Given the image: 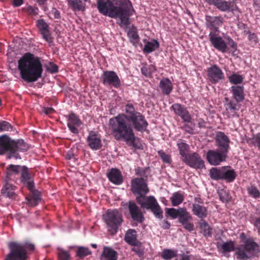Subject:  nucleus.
I'll list each match as a JSON object with an SVG mask.
<instances>
[{
    "mask_svg": "<svg viewBox=\"0 0 260 260\" xmlns=\"http://www.w3.org/2000/svg\"><path fill=\"white\" fill-rule=\"evenodd\" d=\"M125 112L121 113L109 119V128L111 131L134 127L141 133L146 131L148 123L144 115L135 111L132 104L125 105Z\"/></svg>",
    "mask_w": 260,
    "mask_h": 260,
    "instance_id": "1",
    "label": "nucleus"
},
{
    "mask_svg": "<svg viewBox=\"0 0 260 260\" xmlns=\"http://www.w3.org/2000/svg\"><path fill=\"white\" fill-rule=\"evenodd\" d=\"M97 8L100 13L112 18H119L121 27L130 24L129 18L135 13L129 0H118L115 4L112 0H98Z\"/></svg>",
    "mask_w": 260,
    "mask_h": 260,
    "instance_id": "2",
    "label": "nucleus"
},
{
    "mask_svg": "<svg viewBox=\"0 0 260 260\" xmlns=\"http://www.w3.org/2000/svg\"><path fill=\"white\" fill-rule=\"evenodd\" d=\"M131 190L134 194H138L136 201L142 208L150 210L155 217L161 219L163 211L154 196L146 197L149 192L146 181L143 178H135L131 181Z\"/></svg>",
    "mask_w": 260,
    "mask_h": 260,
    "instance_id": "3",
    "label": "nucleus"
},
{
    "mask_svg": "<svg viewBox=\"0 0 260 260\" xmlns=\"http://www.w3.org/2000/svg\"><path fill=\"white\" fill-rule=\"evenodd\" d=\"M21 77L27 82H34L42 77L43 65L40 58L30 53H26L18 60Z\"/></svg>",
    "mask_w": 260,
    "mask_h": 260,
    "instance_id": "4",
    "label": "nucleus"
},
{
    "mask_svg": "<svg viewBox=\"0 0 260 260\" xmlns=\"http://www.w3.org/2000/svg\"><path fill=\"white\" fill-rule=\"evenodd\" d=\"M28 149V145L22 139L15 141L6 135L0 136V155L9 152L8 158L13 157L20 159L21 157L18 152H25Z\"/></svg>",
    "mask_w": 260,
    "mask_h": 260,
    "instance_id": "5",
    "label": "nucleus"
},
{
    "mask_svg": "<svg viewBox=\"0 0 260 260\" xmlns=\"http://www.w3.org/2000/svg\"><path fill=\"white\" fill-rule=\"evenodd\" d=\"M9 252L4 260H28V254L35 249V245L31 243H22L11 241L8 243Z\"/></svg>",
    "mask_w": 260,
    "mask_h": 260,
    "instance_id": "6",
    "label": "nucleus"
},
{
    "mask_svg": "<svg viewBox=\"0 0 260 260\" xmlns=\"http://www.w3.org/2000/svg\"><path fill=\"white\" fill-rule=\"evenodd\" d=\"M166 213L172 219H178V222L181 223L183 228L189 232H191L194 229V224L191 222L192 217L185 207L166 208Z\"/></svg>",
    "mask_w": 260,
    "mask_h": 260,
    "instance_id": "7",
    "label": "nucleus"
},
{
    "mask_svg": "<svg viewBox=\"0 0 260 260\" xmlns=\"http://www.w3.org/2000/svg\"><path fill=\"white\" fill-rule=\"evenodd\" d=\"M103 219L111 235L116 234L121 226L123 219L122 213L117 209H108L103 215Z\"/></svg>",
    "mask_w": 260,
    "mask_h": 260,
    "instance_id": "8",
    "label": "nucleus"
},
{
    "mask_svg": "<svg viewBox=\"0 0 260 260\" xmlns=\"http://www.w3.org/2000/svg\"><path fill=\"white\" fill-rule=\"evenodd\" d=\"M134 128H122L111 131V134L117 141H124L127 145L132 146L136 149L141 148V144L136 142Z\"/></svg>",
    "mask_w": 260,
    "mask_h": 260,
    "instance_id": "9",
    "label": "nucleus"
},
{
    "mask_svg": "<svg viewBox=\"0 0 260 260\" xmlns=\"http://www.w3.org/2000/svg\"><path fill=\"white\" fill-rule=\"evenodd\" d=\"M210 5L214 6L222 12H231L234 14L241 13L237 4V0H205Z\"/></svg>",
    "mask_w": 260,
    "mask_h": 260,
    "instance_id": "10",
    "label": "nucleus"
},
{
    "mask_svg": "<svg viewBox=\"0 0 260 260\" xmlns=\"http://www.w3.org/2000/svg\"><path fill=\"white\" fill-rule=\"evenodd\" d=\"M101 80L105 86H112L116 88H118L121 86L120 78L113 71H104L101 75Z\"/></svg>",
    "mask_w": 260,
    "mask_h": 260,
    "instance_id": "11",
    "label": "nucleus"
},
{
    "mask_svg": "<svg viewBox=\"0 0 260 260\" xmlns=\"http://www.w3.org/2000/svg\"><path fill=\"white\" fill-rule=\"evenodd\" d=\"M227 156V153L219 149L209 150L207 152L206 158L210 165L218 166L222 162L225 161Z\"/></svg>",
    "mask_w": 260,
    "mask_h": 260,
    "instance_id": "12",
    "label": "nucleus"
},
{
    "mask_svg": "<svg viewBox=\"0 0 260 260\" xmlns=\"http://www.w3.org/2000/svg\"><path fill=\"white\" fill-rule=\"evenodd\" d=\"M182 161L187 166L196 170L202 169L205 166L204 161L197 152L188 153L184 158H182Z\"/></svg>",
    "mask_w": 260,
    "mask_h": 260,
    "instance_id": "13",
    "label": "nucleus"
},
{
    "mask_svg": "<svg viewBox=\"0 0 260 260\" xmlns=\"http://www.w3.org/2000/svg\"><path fill=\"white\" fill-rule=\"evenodd\" d=\"M207 79L212 84H216L224 79L222 70L216 64H213L207 70Z\"/></svg>",
    "mask_w": 260,
    "mask_h": 260,
    "instance_id": "14",
    "label": "nucleus"
},
{
    "mask_svg": "<svg viewBox=\"0 0 260 260\" xmlns=\"http://www.w3.org/2000/svg\"><path fill=\"white\" fill-rule=\"evenodd\" d=\"M36 26L41 34L42 38L48 43L50 47L54 45L53 37L49 30L48 24L43 19H39L36 21Z\"/></svg>",
    "mask_w": 260,
    "mask_h": 260,
    "instance_id": "15",
    "label": "nucleus"
},
{
    "mask_svg": "<svg viewBox=\"0 0 260 260\" xmlns=\"http://www.w3.org/2000/svg\"><path fill=\"white\" fill-rule=\"evenodd\" d=\"M203 204V200L200 196L194 197L192 212L194 215L202 219L206 218L208 215L207 209Z\"/></svg>",
    "mask_w": 260,
    "mask_h": 260,
    "instance_id": "16",
    "label": "nucleus"
},
{
    "mask_svg": "<svg viewBox=\"0 0 260 260\" xmlns=\"http://www.w3.org/2000/svg\"><path fill=\"white\" fill-rule=\"evenodd\" d=\"M209 41L212 45L218 51L222 53L228 51V47L224 40L214 32H210L209 34Z\"/></svg>",
    "mask_w": 260,
    "mask_h": 260,
    "instance_id": "17",
    "label": "nucleus"
},
{
    "mask_svg": "<svg viewBox=\"0 0 260 260\" xmlns=\"http://www.w3.org/2000/svg\"><path fill=\"white\" fill-rule=\"evenodd\" d=\"M127 207L131 218L135 221L142 223L144 220V217L141 209L133 201H130L125 204Z\"/></svg>",
    "mask_w": 260,
    "mask_h": 260,
    "instance_id": "18",
    "label": "nucleus"
},
{
    "mask_svg": "<svg viewBox=\"0 0 260 260\" xmlns=\"http://www.w3.org/2000/svg\"><path fill=\"white\" fill-rule=\"evenodd\" d=\"M225 103L224 104V106L228 117H239V115L237 113V112L240 108V104H239L240 102H237L234 99H230L228 98H225Z\"/></svg>",
    "mask_w": 260,
    "mask_h": 260,
    "instance_id": "19",
    "label": "nucleus"
},
{
    "mask_svg": "<svg viewBox=\"0 0 260 260\" xmlns=\"http://www.w3.org/2000/svg\"><path fill=\"white\" fill-rule=\"evenodd\" d=\"M223 22V18L220 16H211L206 15L205 23L206 27L211 31L216 34L219 31V27L221 26Z\"/></svg>",
    "mask_w": 260,
    "mask_h": 260,
    "instance_id": "20",
    "label": "nucleus"
},
{
    "mask_svg": "<svg viewBox=\"0 0 260 260\" xmlns=\"http://www.w3.org/2000/svg\"><path fill=\"white\" fill-rule=\"evenodd\" d=\"M86 142L89 147L92 150H99L103 146L101 136L94 131H90L89 133Z\"/></svg>",
    "mask_w": 260,
    "mask_h": 260,
    "instance_id": "21",
    "label": "nucleus"
},
{
    "mask_svg": "<svg viewBox=\"0 0 260 260\" xmlns=\"http://www.w3.org/2000/svg\"><path fill=\"white\" fill-rule=\"evenodd\" d=\"M215 140L218 149L228 153L230 149V139L222 132H217L215 135Z\"/></svg>",
    "mask_w": 260,
    "mask_h": 260,
    "instance_id": "22",
    "label": "nucleus"
},
{
    "mask_svg": "<svg viewBox=\"0 0 260 260\" xmlns=\"http://www.w3.org/2000/svg\"><path fill=\"white\" fill-rule=\"evenodd\" d=\"M171 109L174 112L175 114L180 116L185 122H190L191 120V117L189 112L184 106L175 103L172 105Z\"/></svg>",
    "mask_w": 260,
    "mask_h": 260,
    "instance_id": "23",
    "label": "nucleus"
},
{
    "mask_svg": "<svg viewBox=\"0 0 260 260\" xmlns=\"http://www.w3.org/2000/svg\"><path fill=\"white\" fill-rule=\"evenodd\" d=\"M82 124L81 120L75 113H72L68 116L67 126L69 130L74 134L79 133L78 127Z\"/></svg>",
    "mask_w": 260,
    "mask_h": 260,
    "instance_id": "24",
    "label": "nucleus"
},
{
    "mask_svg": "<svg viewBox=\"0 0 260 260\" xmlns=\"http://www.w3.org/2000/svg\"><path fill=\"white\" fill-rule=\"evenodd\" d=\"M20 181L23 184L27 187L28 189H30L34 187L35 183L34 178L28 171V168L24 166L22 171L20 173Z\"/></svg>",
    "mask_w": 260,
    "mask_h": 260,
    "instance_id": "25",
    "label": "nucleus"
},
{
    "mask_svg": "<svg viewBox=\"0 0 260 260\" xmlns=\"http://www.w3.org/2000/svg\"><path fill=\"white\" fill-rule=\"evenodd\" d=\"M240 239L244 244L243 246L247 252L253 253L258 247V244L254 241L253 238H248L244 233H242L240 235Z\"/></svg>",
    "mask_w": 260,
    "mask_h": 260,
    "instance_id": "26",
    "label": "nucleus"
},
{
    "mask_svg": "<svg viewBox=\"0 0 260 260\" xmlns=\"http://www.w3.org/2000/svg\"><path fill=\"white\" fill-rule=\"evenodd\" d=\"M24 166L14 165L11 164L9 165L6 170V181L14 180L15 176L18 175L23 169Z\"/></svg>",
    "mask_w": 260,
    "mask_h": 260,
    "instance_id": "27",
    "label": "nucleus"
},
{
    "mask_svg": "<svg viewBox=\"0 0 260 260\" xmlns=\"http://www.w3.org/2000/svg\"><path fill=\"white\" fill-rule=\"evenodd\" d=\"M107 176L109 180L115 184L120 185L123 182V176L118 169H111L107 173Z\"/></svg>",
    "mask_w": 260,
    "mask_h": 260,
    "instance_id": "28",
    "label": "nucleus"
},
{
    "mask_svg": "<svg viewBox=\"0 0 260 260\" xmlns=\"http://www.w3.org/2000/svg\"><path fill=\"white\" fill-rule=\"evenodd\" d=\"M16 189V186L6 181V183L4 185L1 189V193L4 197L8 198L12 200L15 199L17 197V194L15 192Z\"/></svg>",
    "mask_w": 260,
    "mask_h": 260,
    "instance_id": "29",
    "label": "nucleus"
},
{
    "mask_svg": "<svg viewBox=\"0 0 260 260\" xmlns=\"http://www.w3.org/2000/svg\"><path fill=\"white\" fill-rule=\"evenodd\" d=\"M237 177V174L234 169L229 166L222 167L221 180L226 182H233Z\"/></svg>",
    "mask_w": 260,
    "mask_h": 260,
    "instance_id": "30",
    "label": "nucleus"
},
{
    "mask_svg": "<svg viewBox=\"0 0 260 260\" xmlns=\"http://www.w3.org/2000/svg\"><path fill=\"white\" fill-rule=\"evenodd\" d=\"M30 191V195L29 197H26L27 201V205L35 207L37 206L41 200V192L35 189V186L32 189H28Z\"/></svg>",
    "mask_w": 260,
    "mask_h": 260,
    "instance_id": "31",
    "label": "nucleus"
},
{
    "mask_svg": "<svg viewBox=\"0 0 260 260\" xmlns=\"http://www.w3.org/2000/svg\"><path fill=\"white\" fill-rule=\"evenodd\" d=\"M100 258L101 260H117L118 253L112 248L104 246Z\"/></svg>",
    "mask_w": 260,
    "mask_h": 260,
    "instance_id": "32",
    "label": "nucleus"
},
{
    "mask_svg": "<svg viewBox=\"0 0 260 260\" xmlns=\"http://www.w3.org/2000/svg\"><path fill=\"white\" fill-rule=\"evenodd\" d=\"M231 92L234 100L242 102L245 99L244 88L243 86L236 85L231 87Z\"/></svg>",
    "mask_w": 260,
    "mask_h": 260,
    "instance_id": "33",
    "label": "nucleus"
},
{
    "mask_svg": "<svg viewBox=\"0 0 260 260\" xmlns=\"http://www.w3.org/2000/svg\"><path fill=\"white\" fill-rule=\"evenodd\" d=\"M159 87L163 94L168 95L172 91L173 85L170 79L168 78H164L160 80Z\"/></svg>",
    "mask_w": 260,
    "mask_h": 260,
    "instance_id": "34",
    "label": "nucleus"
},
{
    "mask_svg": "<svg viewBox=\"0 0 260 260\" xmlns=\"http://www.w3.org/2000/svg\"><path fill=\"white\" fill-rule=\"evenodd\" d=\"M137 232L135 230H128L125 235L124 241L131 246H138L141 243L137 240Z\"/></svg>",
    "mask_w": 260,
    "mask_h": 260,
    "instance_id": "35",
    "label": "nucleus"
},
{
    "mask_svg": "<svg viewBox=\"0 0 260 260\" xmlns=\"http://www.w3.org/2000/svg\"><path fill=\"white\" fill-rule=\"evenodd\" d=\"M159 47V43L156 40H152L151 41H147L143 48V51L146 53H150Z\"/></svg>",
    "mask_w": 260,
    "mask_h": 260,
    "instance_id": "36",
    "label": "nucleus"
},
{
    "mask_svg": "<svg viewBox=\"0 0 260 260\" xmlns=\"http://www.w3.org/2000/svg\"><path fill=\"white\" fill-rule=\"evenodd\" d=\"M222 170L221 167H213L209 170V175L210 178L214 180H221L222 178Z\"/></svg>",
    "mask_w": 260,
    "mask_h": 260,
    "instance_id": "37",
    "label": "nucleus"
},
{
    "mask_svg": "<svg viewBox=\"0 0 260 260\" xmlns=\"http://www.w3.org/2000/svg\"><path fill=\"white\" fill-rule=\"evenodd\" d=\"M184 199V197L183 193L180 191L175 192L170 198V201L173 206H177L180 205Z\"/></svg>",
    "mask_w": 260,
    "mask_h": 260,
    "instance_id": "38",
    "label": "nucleus"
},
{
    "mask_svg": "<svg viewBox=\"0 0 260 260\" xmlns=\"http://www.w3.org/2000/svg\"><path fill=\"white\" fill-rule=\"evenodd\" d=\"M200 228L203 235L206 237L211 236L212 235V228L209 224L204 220H201L199 223Z\"/></svg>",
    "mask_w": 260,
    "mask_h": 260,
    "instance_id": "39",
    "label": "nucleus"
},
{
    "mask_svg": "<svg viewBox=\"0 0 260 260\" xmlns=\"http://www.w3.org/2000/svg\"><path fill=\"white\" fill-rule=\"evenodd\" d=\"M68 4L74 11H84L85 4L81 0H68Z\"/></svg>",
    "mask_w": 260,
    "mask_h": 260,
    "instance_id": "40",
    "label": "nucleus"
},
{
    "mask_svg": "<svg viewBox=\"0 0 260 260\" xmlns=\"http://www.w3.org/2000/svg\"><path fill=\"white\" fill-rule=\"evenodd\" d=\"M127 36L130 42L133 44L137 43L139 40V36L136 27L133 26L127 32Z\"/></svg>",
    "mask_w": 260,
    "mask_h": 260,
    "instance_id": "41",
    "label": "nucleus"
},
{
    "mask_svg": "<svg viewBox=\"0 0 260 260\" xmlns=\"http://www.w3.org/2000/svg\"><path fill=\"white\" fill-rule=\"evenodd\" d=\"M218 248H220L222 252H230L235 250V245L233 241H229L218 246Z\"/></svg>",
    "mask_w": 260,
    "mask_h": 260,
    "instance_id": "42",
    "label": "nucleus"
},
{
    "mask_svg": "<svg viewBox=\"0 0 260 260\" xmlns=\"http://www.w3.org/2000/svg\"><path fill=\"white\" fill-rule=\"evenodd\" d=\"M161 257L165 260H170L177 256L176 251L171 249H165L161 253Z\"/></svg>",
    "mask_w": 260,
    "mask_h": 260,
    "instance_id": "43",
    "label": "nucleus"
},
{
    "mask_svg": "<svg viewBox=\"0 0 260 260\" xmlns=\"http://www.w3.org/2000/svg\"><path fill=\"white\" fill-rule=\"evenodd\" d=\"M218 194L220 201L224 203L230 202L232 200L229 191L225 189H221L218 191Z\"/></svg>",
    "mask_w": 260,
    "mask_h": 260,
    "instance_id": "44",
    "label": "nucleus"
},
{
    "mask_svg": "<svg viewBox=\"0 0 260 260\" xmlns=\"http://www.w3.org/2000/svg\"><path fill=\"white\" fill-rule=\"evenodd\" d=\"M177 146L179 151V153L183 157H184L188 154L186 152L189 149V146L186 143L183 142L181 140H180L177 143Z\"/></svg>",
    "mask_w": 260,
    "mask_h": 260,
    "instance_id": "45",
    "label": "nucleus"
},
{
    "mask_svg": "<svg viewBox=\"0 0 260 260\" xmlns=\"http://www.w3.org/2000/svg\"><path fill=\"white\" fill-rule=\"evenodd\" d=\"M244 77L240 75L233 73L229 77V82L233 84H241L243 82Z\"/></svg>",
    "mask_w": 260,
    "mask_h": 260,
    "instance_id": "46",
    "label": "nucleus"
},
{
    "mask_svg": "<svg viewBox=\"0 0 260 260\" xmlns=\"http://www.w3.org/2000/svg\"><path fill=\"white\" fill-rule=\"evenodd\" d=\"M248 194L254 199H257L260 197V191L254 185H251L247 188Z\"/></svg>",
    "mask_w": 260,
    "mask_h": 260,
    "instance_id": "47",
    "label": "nucleus"
},
{
    "mask_svg": "<svg viewBox=\"0 0 260 260\" xmlns=\"http://www.w3.org/2000/svg\"><path fill=\"white\" fill-rule=\"evenodd\" d=\"M75 150L71 149L65 155V158L69 161V162L75 163L77 160V155L75 153Z\"/></svg>",
    "mask_w": 260,
    "mask_h": 260,
    "instance_id": "48",
    "label": "nucleus"
},
{
    "mask_svg": "<svg viewBox=\"0 0 260 260\" xmlns=\"http://www.w3.org/2000/svg\"><path fill=\"white\" fill-rule=\"evenodd\" d=\"M91 254L89 248L84 247H78L77 251V255L80 258L84 257Z\"/></svg>",
    "mask_w": 260,
    "mask_h": 260,
    "instance_id": "49",
    "label": "nucleus"
},
{
    "mask_svg": "<svg viewBox=\"0 0 260 260\" xmlns=\"http://www.w3.org/2000/svg\"><path fill=\"white\" fill-rule=\"evenodd\" d=\"M246 250L245 249L244 247L243 248L240 247L236 249L235 254L237 257L240 259H246L248 256L246 253Z\"/></svg>",
    "mask_w": 260,
    "mask_h": 260,
    "instance_id": "50",
    "label": "nucleus"
},
{
    "mask_svg": "<svg viewBox=\"0 0 260 260\" xmlns=\"http://www.w3.org/2000/svg\"><path fill=\"white\" fill-rule=\"evenodd\" d=\"M149 170V168H141L138 167L135 170V174L137 176H139L141 178H147L148 175L146 174Z\"/></svg>",
    "mask_w": 260,
    "mask_h": 260,
    "instance_id": "51",
    "label": "nucleus"
},
{
    "mask_svg": "<svg viewBox=\"0 0 260 260\" xmlns=\"http://www.w3.org/2000/svg\"><path fill=\"white\" fill-rule=\"evenodd\" d=\"M13 126L6 121H0V132L4 131H12Z\"/></svg>",
    "mask_w": 260,
    "mask_h": 260,
    "instance_id": "52",
    "label": "nucleus"
},
{
    "mask_svg": "<svg viewBox=\"0 0 260 260\" xmlns=\"http://www.w3.org/2000/svg\"><path fill=\"white\" fill-rule=\"evenodd\" d=\"M158 156L161 158L163 162L170 164L172 161L171 156L166 154L163 150L158 151Z\"/></svg>",
    "mask_w": 260,
    "mask_h": 260,
    "instance_id": "53",
    "label": "nucleus"
},
{
    "mask_svg": "<svg viewBox=\"0 0 260 260\" xmlns=\"http://www.w3.org/2000/svg\"><path fill=\"white\" fill-rule=\"evenodd\" d=\"M193 127L194 124L190 121V122H185L181 127V128L184 129L187 133L193 134Z\"/></svg>",
    "mask_w": 260,
    "mask_h": 260,
    "instance_id": "54",
    "label": "nucleus"
},
{
    "mask_svg": "<svg viewBox=\"0 0 260 260\" xmlns=\"http://www.w3.org/2000/svg\"><path fill=\"white\" fill-rule=\"evenodd\" d=\"M247 34H248V39L251 44L253 45H256L258 42V38L256 35L254 33H251L249 31H247Z\"/></svg>",
    "mask_w": 260,
    "mask_h": 260,
    "instance_id": "55",
    "label": "nucleus"
},
{
    "mask_svg": "<svg viewBox=\"0 0 260 260\" xmlns=\"http://www.w3.org/2000/svg\"><path fill=\"white\" fill-rule=\"evenodd\" d=\"M60 260H70V255L68 251L61 250L58 253Z\"/></svg>",
    "mask_w": 260,
    "mask_h": 260,
    "instance_id": "56",
    "label": "nucleus"
},
{
    "mask_svg": "<svg viewBox=\"0 0 260 260\" xmlns=\"http://www.w3.org/2000/svg\"><path fill=\"white\" fill-rule=\"evenodd\" d=\"M27 13L31 16H36L38 14L39 9L32 6H28L26 8Z\"/></svg>",
    "mask_w": 260,
    "mask_h": 260,
    "instance_id": "57",
    "label": "nucleus"
},
{
    "mask_svg": "<svg viewBox=\"0 0 260 260\" xmlns=\"http://www.w3.org/2000/svg\"><path fill=\"white\" fill-rule=\"evenodd\" d=\"M47 71L51 73H56L58 71V67L54 63L50 62L47 68Z\"/></svg>",
    "mask_w": 260,
    "mask_h": 260,
    "instance_id": "58",
    "label": "nucleus"
},
{
    "mask_svg": "<svg viewBox=\"0 0 260 260\" xmlns=\"http://www.w3.org/2000/svg\"><path fill=\"white\" fill-rule=\"evenodd\" d=\"M141 72L143 75L146 77H150L151 75V71H150V68L147 66H143L141 69Z\"/></svg>",
    "mask_w": 260,
    "mask_h": 260,
    "instance_id": "59",
    "label": "nucleus"
},
{
    "mask_svg": "<svg viewBox=\"0 0 260 260\" xmlns=\"http://www.w3.org/2000/svg\"><path fill=\"white\" fill-rule=\"evenodd\" d=\"M50 14L55 19H60L61 17L60 12L56 8H53L50 12Z\"/></svg>",
    "mask_w": 260,
    "mask_h": 260,
    "instance_id": "60",
    "label": "nucleus"
},
{
    "mask_svg": "<svg viewBox=\"0 0 260 260\" xmlns=\"http://www.w3.org/2000/svg\"><path fill=\"white\" fill-rule=\"evenodd\" d=\"M227 40L228 41V44L233 49V51L237 50V45L235 41L229 37H228Z\"/></svg>",
    "mask_w": 260,
    "mask_h": 260,
    "instance_id": "61",
    "label": "nucleus"
},
{
    "mask_svg": "<svg viewBox=\"0 0 260 260\" xmlns=\"http://www.w3.org/2000/svg\"><path fill=\"white\" fill-rule=\"evenodd\" d=\"M260 217H255L254 221L253 223L254 227H255L257 230L258 233L260 235Z\"/></svg>",
    "mask_w": 260,
    "mask_h": 260,
    "instance_id": "62",
    "label": "nucleus"
},
{
    "mask_svg": "<svg viewBox=\"0 0 260 260\" xmlns=\"http://www.w3.org/2000/svg\"><path fill=\"white\" fill-rule=\"evenodd\" d=\"M43 112L46 115H50L55 112V110L51 107H44L43 109Z\"/></svg>",
    "mask_w": 260,
    "mask_h": 260,
    "instance_id": "63",
    "label": "nucleus"
},
{
    "mask_svg": "<svg viewBox=\"0 0 260 260\" xmlns=\"http://www.w3.org/2000/svg\"><path fill=\"white\" fill-rule=\"evenodd\" d=\"M206 122L203 118H199L198 119V125L200 128H205Z\"/></svg>",
    "mask_w": 260,
    "mask_h": 260,
    "instance_id": "64",
    "label": "nucleus"
}]
</instances>
